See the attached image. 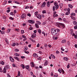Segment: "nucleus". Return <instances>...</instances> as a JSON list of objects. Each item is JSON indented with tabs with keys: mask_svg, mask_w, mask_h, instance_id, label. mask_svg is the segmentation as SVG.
I'll list each match as a JSON object with an SVG mask.
<instances>
[{
	"mask_svg": "<svg viewBox=\"0 0 77 77\" xmlns=\"http://www.w3.org/2000/svg\"><path fill=\"white\" fill-rule=\"evenodd\" d=\"M32 65L31 66H32V67H34L35 66V64L33 63H32Z\"/></svg>",
	"mask_w": 77,
	"mask_h": 77,
	"instance_id": "obj_36",
	"label": "nucleus"
},
{
	"mask_svg": "<svg viewBox=\"0 0 77 77\" xmlns=\"http://www.w3.org/2000/svg\"><path fill=\"white\" fill-rule=\"evenodd\" d=\"M37 23L39 25H40L41 23V22L39 21H37Z\"/></svg>",
	"mask_w": 77,
	"mask_h": 77,
	"instance_id": "obj_28",
	"label": "nucleus"
},
{
	"mask_svg": "<svg viewBox=\"0 0 77 77\" xmlns=\"http://www.w3.org/2000/svg\"><path fill=\"white\" fill-rule=\"evenodd\" d=\"M36 16L38 19H41V16L40 14H37Z\"/></svg>",
	"mask_w": 77,
	"mask_h": 77,
	"instance_id": "obj_7",
	"label": "nucleus"
},
{
	"mask_svg": "<svg viewBox=\"0 0 77 77\" xmlns=\"http://www.w3.org/2000/svg\"><path fill=\"white\" fill-rule=\"evenodd\" d=\"M10 14L11 15H14V14H13V13L12 12L10 13Z\"/></svg>",
	"mask_w": 77,
	"mask_h": 77,
	"instance_id": "obj_60",
	"label": "nucleus"
},
{
	"mask_svg": "<svg viewBox=\"0 0 77 77\" xmlns=\"http://www.w3.org/2000/svg\"><path fill=\"white\" fill-rule=\"evenodd\" d=\"M3 18H4V19H6V17L5 16H3Z\"/></svg>",
	"mask_w": 77,
	"mask_h": 77,
	"instance_id": "obj_46",
	"label": "nucleus"
},
{
	"mask_svg": "<svg viewBox=\"0 0 77 77\" xmlns=\"http://www.w3.org/2000/svg\"><path fill=\"white\" fill-rule=\"evenodd\" d=\"M65 42H66V40H63L62 41V43L63 44L65 43Z\"/></svg>",
	"mask_w": 77,
	"mask_h": 77,
	"instance_id": "obj_18",
	"label": "nucleus"
},
{
	"mask_svg": "<svg viewBox=\"0 0 77 77\" xmlns=\"http://www.w3.org/2000/svg\"><path fill=\"white\" fill-rule=\"evenodd\" d=\"M38 33H39V34H41V30L40 29H39L38 30Z\"/></svg>",
	"mask_w": 77,
	"mask_h": 77,
	"instance_id": "obj_26",
	"label": "nucleus"
},
{
	"mask_svg": "<svg viewBox=\"0 0 77 77\" xmlns=\"http://www.w3.org/2000/svg\"><path fill=\"white\" fill-rule=\"evenodd\" d=\"M9 19H10V20H14V18H12V17H10L9 18Z\"/></svg>",
	"mask_w": 77,
	"mask_h": 77,
	"instance_id": "obj_39",
	"label": "nucleus"
},
{
	"mask_svg": "<svg viewBox=\"0 0 77 77\" xmlns=\"http://www.w3.org/2000/svg\"><path fill=\"white\" fill-rule=\"evenodd\" d=\"M3 71V72H4V73H5L6 72V69L5 68H4Z\"/></svg>",
	"mask_w": 77,
	"mask_h": 77,
	"instance_id": "obj_16",
	"label": "nucleus"
},
{
	"mask_svg": "<svg viewBox=\"0 0 77 77\" xmlns=\"http://www.w3.org/2000/svg\"><path fill=\"white\" fill-rule=\"evenodd\" d=\"M29 30H32V27H30L29 28Z\"/></svg>",
	"mask_w": 77,
	"mask_h": 77,
	"instance_id": "obj_64",
	"label": "nucleus"
},
{
	"mask_svg": "<svg viewBox=\"0 0 77 77\" xmlns=\"http://www.w3.org/2000/svg\"><path fill=\"white\" fill-rule=\"evenodd\" d=\"M56 53L57 54H58V53H59V51H56Z\"/></svg>",
	"mask_w": 77,
	"mask_h": 77,
	"instance_id": "obj_61",
	"label": "nucleus"
},
{
	"mask_svg": "<svg viewBox=\"0 0 77 77\" xmlns=\"http://www.w3.org/2000/svg\"><path fill=\"white\" fill-rule=\"evenodd\" d=\"M42 13H43V14H45V13H46V11H45V10L43 11Z\"/></svg>",
	"mask_w": 77,
	"mask_h": 77,
	"instance_id": "obj_45",
	"label": "nucleus"
},
{
	"mask_svg": "<svg viewBox=\"0 0 77 77\" xmlns=\"http://www.w3.org/2000/svg\"><path fill=\"white\" fill-rule=\"evenodd\" d=\"M51 57H52V58L53 59H55V56H54V55L53 54L51 55Z\"/></svg>",
	"mask_w": 77,
	"mask_h": 77,
	"instance_id": "obj_20",
	"label": "nucleus"
},
{
	"mask_svg": "<svg viewBox=\"0 0 77 77\" xmlns=\"http://www.w3.org/2000/svg\"><path fill=\"white\" fill-rule=\"evenodd\" d=\"M63 21H65V22H66V20L65 18H63Z\"/></svg>",
	"mask_w": 77,
	"mask_h": 77,
	"instance_id": "obj_38",
	"label": "nucleus"
},
{
	"mask_svg": "<svg viewBox=\"0 0 77 77\" xmlns=\"http://www.w3.org/2000/svg\"><path fill=\"white\" fill-rule=\"evenodd\" d=\"M74 29H77V26H75L74 27Z\"/></svg>",
	"mask_w": 77,
	"mask_h": 77,
	"instance_id": "obj_48",
	"label": "nucleus"
},
{
	"mask_svg": "<svg viewBox=\"0 0 77 77\" xmlns=\"http://www.w3.org/2000/svg\"><path fill=\"white\" fill-rule=\"evenodd\" d=\"M14 51H16V52H17V51H19V50L18 49H16Z\"/></svg>",
	"mask_w": 77,
	"mask_h": 77,
	"instance_id": "obj_35",
	"label": "nucleus"
},
{
	"mask_svg": "<svg viewBox=\"0 0 77 77\" xmlns=\"http://www.w3.org/2000/svg\"><path fill=\"white\" fill-rule=\"evenodd\" d=\"M1 33V34H5V32H4V31H2Z\"/></svg>",
	"mask_w": 77,
	"mask_h": 77,
	"instance_id": "obj_55",
	"label": "nucleus"
},
{
	"mask_svg": "<svg viewBox=\"0 0 77 77\" xmlns=\"http://www.w3.org/2000/svg\"><path fill=\"white\" fill-rule=\"evenodd\" d=\"M59 8V5H57V6H56L55 7V9L56 10H57V9H58V8Z\"/></svg>",
	"mask_w": 77,
	"mask_h": 77,
	"instance_id": "obj_22",
	"label": "nucleus"
},
{
	"mask_svg": "<svg viewBox=\"0 0 77 77\" xmlns=\"http://www.w3.org/2000/svg\"><path fill=\"white\" fill-rule=\"evenodd\" d=\"M35 36H36V34H35V33H34L33 34H32L31 37L32 38H34Z\"/></svg>",
	"mask_w": 77,
	"mask_h": 77,
	"instance_id": "obj_11",
	"label": "nucleus"
},
{
	"mask_svg": "<svg viewBox=\"0 0 77 77\" xmlns=\"http://www.w3.org/2000/svg\"><path fill=\"white\" fill-rule=\"evenodd\" d=\"M57 32L56 31H56H55L53 33H52V35H57Z\"/></svg>",
	"mask_w": 77,
	"mask_h": 77,
	"instance_id": "obj_10",
	"label": "nucleus"
},
{
	"mask_svg": "<svg viewBox=\"0 0 77 77\" xmlns=\"http://www.w3.org/2000/svg\"><path fill=\"white\" fill-rule=\"evenodd\" d=\"M10 59L12 62H14V58H12V57H10Z\"/></svg>",
	"mask_w": 77,
	"mask_h": 77,
	"instance_id": "obj_5",
	"label": "nucleus"
},
{
	"mask_svg": "<svg viewBox=\"0 0 77 77\" xmlns=\"http://www.w3.org/2000/svg\"><path fill=\"white\" fill-rule=\"evenodd\" d=\"M71 15H73V16H74L75 15V13H72L71 14Z\"/></svg>",
	"mask_w": 77,
	"mask_h": 77,
	"instance_id": "obj_41",
	"label": "nucleus"
},
{
	"mask_svg": "<svg viewBox=\"0 0 77 77\" xmlns=\"http://www.w3.org/2000/svg\"><path fill=\"white\" fill-rule=\"evenodd\" d=\"M28 22L29 23H31V24H33V23H35V21L32 20H28Z\"/></svg>",
	"mask_w": 77,
	"mask_h": 77,
	"instance_id": "obj_3",
	"label": "nucleus"
},
{
	"mask_svg": "<svg viewBox=\"0 0 77 77\" xmlns=\"http://www.w3.org/2000/svg\"><path fill=\"white\" fill-rule=\"evenodd\" d=\"M14 55H15L16 56H20V55H18V54L17 53H15Z\"/></svg>",
	"mask_w": 77,
	"mask_h": 77,
	"instance_id": "obj_33",
	"label": "nucleus"
},
{
	"mask_svg": "<svg viewBox=\"0 0 77 77\" xmlns=\"http://www.w3.org/2000/svg\"><path fill=\"white\" fill-rule=\"evenodd\" d=\"M25 17H26L25 14H22L21 17V18L22 19H24Z\"/></svg>",
	"mask_w": 77,
	"mask_h": 77,
	"instance_id": "obj_6",
	"label": "nucleus"
},
{
	"mask_svg": "<svg viewBox=\"0 0 77 77\" xmlns=\"http://www.w3.org/2000/svg\"><path fill=\"white\" fill-rule=\"evenodd\" d=\"M0 64L2 65H4L5 64V62L3 61H2L0 62Z\"/></svg>",
	"mask_w": 77,
	"mask_h": 77,
	"instance_id": "obj_25",
	"label": "nucleus"
},
{
	"mask_svg": "<svg viewBox=\"0 0 77 77\" xmlns=\"http://www.w3.org/2000/svg\"><path fill=\"white\" fill-rule=\"evenodd\" d=\"M21 66L22 67V68L23 69H24V68H25V66H24V64H22L21 65Z\"/></svg>",
	"mask_w": 77,
	"mask_h": 77,
	"instance_id": "obj_14",
	"label": "nucleus"
},
{
	"mask_svg": "<svg viewBox=\"0 0 77 77\" xmlns=\"http://www.w3.org/2000/svg\"><path fill=\"white\" fill-rule=\"evenodd\" d=\"M38 12L37 11L35 12V15H37V14H38Z\"/></svg>",
	"mask_w": 77,
	"mask_h": 77,
	"instance_id": "obj_52",
	"label": "nucleus"
},
{
	"mask_svg": "<svg viewBox=\"0 0 77 77\" xmlns=\"http://www.w3.org/2000/svg\"><path fill=\"white\" fill-rule=\"evenodd\" d=\"M14 59H17V60L18 61H20V59H19V58H18V57H14Z\"/></svg>",
	"mask_w": 77,
	"mask_h": 77,
	"instance_id": "obj_13",
	"label": "nucleus"
},
{
	"mask_svg": "<svg viewBox=\"0 0 77 77\" xmlns=\"http://www.w3.org/2000/svg\"><path fill=\"white\" fill-rule=\"evenodd\" d=\"M56 32H60V29H57L56 30Z\"/></svg>",
	"mask_w": 77,
	"mask_h": 77,
	"instance_id": "obj_42",
	"label": "nucleus"
},
{
	"mask_svg": "<svg viewBox=\"0 0 77 77\" xmlns=\"http://www.w3.org/2000/svg\"><path fill=\"white\" fill-rule=\"evenodd\" d=\"M21 33L22 34H23L24 33V30H22L21 31Z\"/></svg>",
	"mask_w": 77,
	"mask_h": 77,
	"instance_id": "obj_49",
	"label": "nucleus"
},
{
	"mask_svg": "<svg viewBox=\"0 0 77 77\" xmlns=\"http://www.w3.org/2000/svg\"><path fill=\"white\" fill-rule=\"evenodd\" d=\"M73 24H74V25H75L76 24H77V22L75 21H73Z\"/></svg>",
	"mask_w": 77,
	"mask_h": 77,
	"instance_id": "obj_27",
	"label": "nucleus"
},
{
	"mask_svg": "<svg viewBox=\"0 0 77 77\" xmlns=\"http://www.w3.org/2000/svg\"><path fill=\"white\" fill-rule=\"evenodd\" d=\"M58 71L60 72V73H62V69L60 70V69H59L58 70Z\"/></svg>",
	"mask_w": 77,
	"mask_h": 77,
	"instance_id": "obj_32",
	"label": "nucleus"
},
{
	"mask_svg": "<svg viewBox=\"0 0 77 77\" xmlns=\"http://www.w3.org/2000/svg\"><path fill=\"white\" fill-rule=\"evenodd\" d=\"M63 59L64 60H66V61H67L68 60V58L66 57H64L63 58Z\"/></svg>",
	"mask_w": 77,
	"mask_h": 77,
	"instance_id": "obj_15",
	"label": "nucleus"
},
{
	"mask_svg": "<svg viewBox=\"0 0 77 77\" xmlns=\"http://www.w3.org/2000/svg\"><path fill=\"white\" fill-rule=\"evenodd\" d=\"M61 50L62 51H64V50H65V49H64L63 48H61Z\"/></svg>",
	"mask_w": 77,
	"mask_h": 77,
	"instance_id": "obj_56",
	"label": "nucleus"
},
{
	"mask_svg": "<svg viewBox=\"0 0 77 77\" xmlns=\"http://www.w3.org/2000/svg\"><path fill=\"white\" fill-rule=\"evenodd\" d=\"M47 6H48V7H50V1H48L47 3Z\"/></svg>",
	"mask_w": 77,
	"mask_h": 77,
	"instance_id": "obj_12",
	"label": "nucleus"
},
{
	"mask_svg": "<svg viewBox=\"0 0 77 77\" xmlns=\"http://www.w3.org/2000/svg\"><path fill=\"white\" fill-rule=\"evenodd\" d=\"M30 40H31L32 41V42H35V41L33 40L32 39H30Z\"/></svg>",
	"mask_w": 77,
	"mask_h": 77,
	"instance_id": "obj_58",
	"label": "nucleus"
},
{
	"mask_svg": "<svg viewBox=\"0 0 77 77\" xmlns=\"http://www.w3.org/2000/svg\"><path fill=\"white\" fill-rule=\"evenodd\" d=\"M2 68H0V72H2Z\"/></svg>",
	"mask_w": 77,
	"mask_h": 77,
	"instance_id": "obj_62",
	"label": "nucleus"
},
{
	"mask_svg": "<svg viewBox=\"0 0 77 77\" xmlns=\"http://www.w3.org/2000/svg\"><path fill=\"white\" fill-rule=\"evenodd\" d=\"M57 26L59 27H62L63 28H65L64 24L60 23H57Z\"/></svg>",
	"mask_w": 77,
	"mask_h": 77,
	"instance_id": "obj_1",
	"label": "nucleus"
},
{
	"mask_svg": "<svg viewBox=\"0 0 77 77\" xmlns=\"http://www.w3.org/2000/svg\"><path fill=\"white\" fill-rule=\"evenodd\" d=\"M27 46H25L24 48V50H25V51H26V50H27Z\"/></svg>",
	"mask_w": 77,
	"mask_h": 77,
	"instance_id": "obj_19",
	"label": "nucleus"
},
{
	"mask_svg": "<svg viewBox=\"0 0 77 77\" xmlns=\"http://www.w3.org/2000/svg\"><path fill=\"white\" fill-rule=\"evenodd\" d=\"M25 53H26V54H29V52L28 51H25Z\"/></svg>",
	"mask_w": 77,
	"mask_h": 77,
	"instance_id": "obj_51",
	"label": "nucleus"
},
{
	"mask_svg": "<svg viewBox=\"0 0 77 77\" xmlns=\"http://www.w3.org/2000/svg\"><path fill=\"white\" fill-rule=\"evenodd\" d=\"M10 31H11V29H8L7 30L8 32H10Z\"/></svg>",
	"mask_w": 77,
	"mask_h": 77,
	"instance_id": "obj_44",
	"label": "nucleus"
},
{
	"mask_svg": "<svg viewBox=\"0 0 77 77\" xmlns=\"http://www.w3.org/2000/svg\"><path fill=\"white\" fill-rule=\"evenodd\" d=\"M53 17H58V15H57V14H54Z\"/></svg>",
	"mask_w": 77,
	"mask_h": 77,
	"instance_id": "obj_23",
	"label": "nucleus"
},
{
	"mask_svg": "<svg viewBox=\"0 0 77 77\" xmlns=\"http://www.w3.org/2000/svg\"><path fill=\"white\" fill-rule=\"evenodd\" d=\"M58 19H59V20H60L61 21L62 20V18H61L60 17H59V18H58Z\"/></svg>",
	"mask_w": 77,
	"mask_h": 77,
	"instance_id": "obj_63",
	"label": "nucleus"
},
{
	"mask_svg": "<svg viewBox=\"0 0 77 77\" xmlns=\"http://www.w3.org/2000/svg\"><path fill=\"white\" fill-rule=\"evenodd\" d=\"M32 56L33 57H38V54L35 53H34Z\"/></svg>",
	"mask_w": 77,
	"mask_h": 77,
	"instance_id": "obj_8",
	"label": "nucleus"
},
{
	"mask_svg": "<svg viewBox=\"0 0 77 77\" xmlns=\"http://www.w3.org/2000/svg\"><path fill=\"white\" fill-rule=\"evenodd\" d=\"M53 10L54 11H55V6H54L53 7Z\"/></svg>",
	"mask_w": 77,
	"mask_h": 77,
	"instance_id": "obj_40",
	"label": "nucleus"
},
{
	"mask_svg": "<svg viewBox=\"0 0 77 77\" xmlns=\"http://www.w3.org/2000/svg\"><path fill=\"white\" fill-rule=\"evenodd\" d=\"M70 8H68L67 9V11L66 13V15H69L70 14Z\"/></svg>",
	"mask_w": 77,
	"mask_h": 77,
	"instance_id": "obj_2",
	"label": "nucleus"
},
{
	"mask_svg": "<svg viewBox=\"0 0 77 77\" xmlns=\"http://www.w3.org/2000/svg\"><path fill=\"white\" fill-rule=\"evenodd\" d=\"M7 12H8V13H9V12H10V10L9 9L7 11Z\"/></svg>",
	"mask_w": 77,
	"mask_h": 77,
	"instance_id": "obj_53",
	"label": "nucleus"
},
{
	"mask_svg": "<svg viewBox=\"0 0 77 77\" xmlns=\"http://www.w3.org/2000/svg\"><path fill=\"white\" fill-rule=\"evenodd\" d=\"M14 2V3H16L17 4H20V2H18L16 1H15Z\"/></svg>",
	"mask_w": 77,
	"mask_h": 77,
	"instance_id": "obj_30",
	"label": "nucleus"
},
{
	"mask_svg": "<svg viewBox=\"0 0 77 77\" xmlns=\"http://www.w3.org/2000/svg\"><path fill=\"white\" fill-rule=\"evenodd\" d=\"M56 30L54 28H52L51 29V33L52 34Z\"/></svg>",
	"mask_w": 77,
	"mask_h": 77,
	"instance_id": "obj_4",
	"label": "nucleus"
},
{
	"mask_svg": "<svg viewBox=\"0 0 77 77\" xmlns=\"http://www.w3.org/2000/svg\"><path fill=\"white\" fill-rule=\"evenodd\" d=\"M75 38L76 39H77V34L75 35L74 36Z\"/></svg>",
	"mask_w": 77,
	"mask_h": 77,
	"instance_id": "obj_50",
	"label": "nucleus"
},
{
	"mask_svg": "<svg viewBox=\"0 0 77 77\" xmlns=\"http://www.w3.org/2000/svg\"><path fill=\"white\" fill-rule=\"evenodd\" d=\"M5 41H6L7 44H9V42H8V39H5Z\"/></svg>",
	"mask_w": 77,
	"mask_h": 77,
	"instance_id": "obj_31",
	"label": "nucleus"
},
{
	"mask_svg": "<svg viewBox=\"0 0 77 77\" xmlns=\"http://www.w3.org/2000/svg\"><path fill=\"white\" fill-rule=\"evenodd\" d=\"M54 5L55 6H57L58 5L56 4V2H54Z\"/></svg>",
	"mask_w": 77,
	"mask_h": 77,
	"instance_id": "obj_43",
	"label": "nucleus"
},
{
	"mask_svg": "<svg viewBox=\"0 0 77 77\" xmlns=\"http://www.w3.org/2000/svg\"><path fill=\"white\" fill-rule=\"evenodd\" d=\"M42 4L43 5H45H45L46 4V3H45V2H44Z\"/></svg>",
	"mask_w": 77,
	"mask_h": 77,
	"instance_id": "obj_59",
	"label": "nucleus"
},
{
	"mask_svg": "<svg viewBox=\"0 0 77 77\" xmlns=\"http://www.w3.org/2000/svg\"><path fill=\"white\" fill-rule=\"evenodd\" d=\"M17 13V11L16 10H14V14H16Z\"/></svg>",
	"mask_w": 77,
	"mask_h": 77,
	"instance_id": "obj_54",
	"label": "nucleus"
},
{
	"mask_svg": "<svg viewBox=\"0 0 77 77\" xmlns=\"http://www.w3.org/2000/svg\"><path fill=\"white\" fill-rule=\"evenodd\" d=\"M42 8H44V7H45V5L43 4H42Z\"/></svg>",
	"mask_w": 77,
	"mask_h": 77,
	"instance_id": "obj_57",
	"label": "nucleus"
},
{
	"mask_svg": "<svg viewBox=\"0 0 77 77\" xmlns=\"http://www.w3.org/2000/svg\"><path fill=\"white\" fill-rule=\"evenodd\" d=\"M16 45V44L15 43H13L12 44V46H15Z\"/></svg>",
	"mask_w": 77,
	"mask_h": 77,
	"instance_id": "obj_34",
	"label": "nucleus"
},
{
	"mask_svg": "<svg viewBox=\"0 0 77 77\" xmlns=\"http://www.w3.org/2000/svg\"><path fill=\"white\" fill-rule=\"evenodd\" d=\"M68 6L69 8H72V5L71 4H69Z\"/></svg>",
	"mask_w": 77,
	"mask_h": 77,
	"instance_id": "obj_17",
	"label": "nucleus"
},
{
	"mask_svg": "<svg viewBox=\"0 0 77 77\" xmlns=\"http://www.w3.org/2000/svg\"><path fill=\"white\" fill-rule=\"evenodd\" d=\"M5 68V69H9V66L8 65H6Z\"/></svg>",
	"mask_w": 77,
	"mask_h": 77,
	"instance_id": "obj_9",
	"label": "nucleus"
},
{
	"mask_svg": "<svg viewBox=\"0 0 77 77\" xmlns=\"http://www.w3.org/2000/svg\"><path fill=\"white\" fill-rule=\"evenodd\" d=\"M35 27H36V28H39V26H38L37 23L35 24Z\"/></svg>",
	"mask_w": 77,
	"mask_h": 77,
	"instance_id": "obj_21",
	"label": "nucleus"
},
{
	"mask_svg": "<svg viewBox=\"0 0 77 77\" xmlns=\"http://www.w3.org/2000/svg\"><path fill=\"white\" fill-rule=\"evenodd\" d=\"M17 76H18V77H20V71H19L18 72V74L17 75Z\"/></svg>",
	"mask_w": 77,
	"mask_h": 77,
	"instance_id": "obj_24",
	"label": "nucleus"
},
{
	"mask_svg": "<svg viewBox=\"0 0 77 77\" xmlns=\"http://www.w3.org/2000/svg\"><path fill=\"white\" fill-rule=\"evenodd\" d=\"M25 68L26 69H29V66H26Z\"/></svg>",
	"mask_w": 77,
	"mask_h": 77,
	"instance_id": "obj_29",
	"label": "nucleus"
},
{
	"mask_svg": "<svg viewBox=\"0 0 77 77\" xmlns=\"http://www.w3.org/2000/svg\"><path fill=\"white\" fill-rule=\"evenodd\" d=\"M53 38H54V40H56L57 39V38L56 37H53Z\"/></svg>",
	"mask_w": 77,
	"mask_h": 77,
	"instance_id": "obj_37",
	"label": "nucleus"
},
{
	"mask_svg": "<svg viewBox=\"0 0 77 77\" xmlns=\"http://www.w3.org/2000/svg\"><path fill=\"white\" fill-rule=\"evenodd\" d=\"M27 16H29V17H30V16H31V14H30V13H29L27 14Z\"/></svg>",
	"mask_w": 77,
	"mask_h": 77,
	"instance_id": "obj_47",
	"label": "nucleus"
}]
</instances>
